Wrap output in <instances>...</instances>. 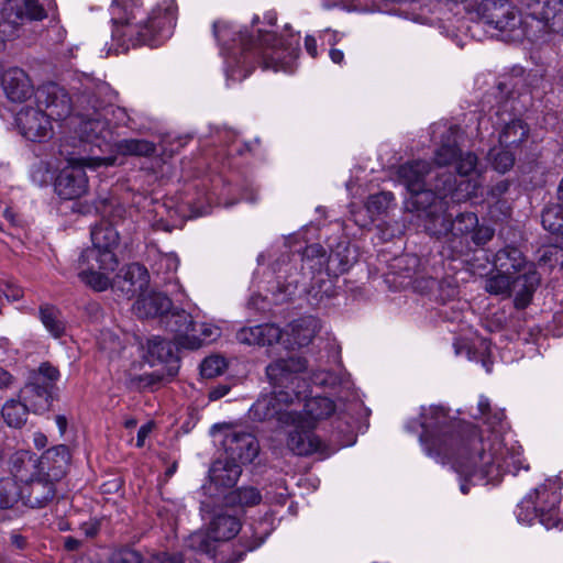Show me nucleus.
Instances as JSON below:
<instances>
[{
  "mask_svg": "<svg viewBox=\"0 0 563 563\" xmlns=\"http://www.w3.org/2000/svg\"><path fill=\"white\" fill-rule=\"evenodd\" d=\"M474 418L483 419L486 428L479 430L461 423L445 408L429 406L421 408L419 422L409 421L406 429L416 432L419 426L424 453L441 464H451L456 473L470 479L496 484L505 474L517 475L520 470H529L522 446L517 441H506L509 423L503 409L493 408L490 400L482 395Z\"/></svg>",
  "mask_w": 563,
  "mask_h": 563,
  "instance_id": "obj_1",
  "label": "nucleus"
},
{
  "mask_svg": "<svg viewBox=\"0 0 563 563\" xmlns=\"http://www.w3.org/2000/svg\"><path fill=\"white\" fill-rule=\"evenodd\" d=\"M457 126H443L441 144L435 150L434 162L439 166L455 164L457 175L450 172L437 174L432 189L426 186L409 192L406 209L428 220L429 227L440 223L437 217L445 214L450 203H460L477 197L482 187V170L473 152H462L457 146Z\"/></svg>",
  "mask_w": 563,
  "mask_h": 563,
  "instance_id": "obj_2",
  "label": "nucleus"
},
{
  "mask_svg": "<svg viewBox=\"0 0 563 563\" xmlns=\"http://www.w3.org/2000/svg\"><path fill=\"white\" fill-rule=\"evenodd\" d=\"M212 32L225 58L227 76L233 81H242L256 66L274 71L295 70L299 55V33L278 36L273 31L258 27L255 37L224 20L214 21Z\"/></svg>",
  "mask_w": 563,
  "mask_h": 563,
  "instance_id": "obj_3",
  "label": "nucleus"
},
{
  "mask_svg": "<svg viewBox=\"0 0 563 563\" xmlns=\"http://www.w3.org/2000/svg\"><path fill=\"white\" fill-rule=\"evenodd\" d=\"M92 112L82 114L78 126L79 142L86 155L71 156L67 165L62 168L54 181L56 195L64 200L78 199L89 188L85 168L97 169L101 166H113L114 156H100L109 146L111 131L106 119L108 106L103 101L95 100Z\"/></svg>",
  "mask_w": 563,
  "mask_h": 563,
  "instance_id": "obj_4",
  "label": "nucleus"
},
{
  "mask_svg": "<svg viewBox=\"0 0 563 563\" xmlns=\"http://www.w3.org/2000/svg\"><path fill=\"white\" fill-rule=\"evenodd\" d=\"M133 1L113 0L111 5L112 22L115 27L112 36L132 45L145 44L158 46L173 34L177 21V4L174 0L163 1L152 9L147 19L133 23V11H129Z\"/></svg>",
  "mask_w": 563,
  "mask_h": 563,
  "instance_id": "obj_5",
  "label": "nucleus"
},
{
  "mask_svg": "<svg viewBox=\"0 0 563 563\" xmlns=\"http://www.w3.org/2000/svg\"><path fill=\"white\" fill-rule=\"evenodd\" d=\"M464 12L472 21L500 32L505 41H520L529 36L521 12L508 0H482L475 5H465Z\"/></svg>",
  "mask_w": 563,
  "mask_h": 563,
  "instance_id": "obj_6",
  "label": "nucleus"
},
{
  "mask_svg": "<svg viewBox=\"0 0 563 563\" xmlns=\"http://www.w3.org/2000/svg\"><path fill=\"white\" fill-rule=\"evenodd\" d=\"M561 488V479L554 477L532 489L517 506L518 521L531 525L539 519L547 529L559 528Z\"/></svg>",
  "mask_w": 563,
  "mask_h": 563,
  "instance_id": "obj_7",
  "label": "nucleus"
},
{
  "mask_svg": "<svg viewBox=\"0 0 563 563\" xmlns=\"http://www.w3.org/2000/svg\"><path fill=\"white\" fill-rule=\"evenodd\" d=\"M437 220H440V223L434 222L433 225H430L429 232L437 236L451 234V247L456 254L471 251V242L475 246L485 245L495 233L493 228L479 224L478 217L474 212H462L453 220L445 213L442 217H437Z\"/></svg>",
  "mask_w": 563,
  "mask_h": 563,
  "instance_id": "obj_8",
  "label": "nucleus"
},
{
  "mask_svg": "<svg viewBox=\"0 0 563 563\" xmlns=\"http://www.w3.org/2000/svg\"><path fill=\"white\" fill-rule=\"evenodd\" d=\"M515 98L512 95L492 108L493 113L482 117L478 120V132L483 136V130H488L489 122H493L498 132V144L508 150L518 151L528 141L530 129L521 119L515 118Z\"/></svg>",
  "mask_w": 563,
  "mask_h": 563,
  "instance_id": "obj_9",
  "label": "nucleus"
},
{
  "mask_svg": "<svg viewBox=\"0 0 563 563\" xmlns=\"http://www.w3.org/2000/svg\"><path fill=\"white\" fill-rule=\"evenodd\" d=\"M301 261L312 273L325 269L329 276H339L346 273L357 261V251L346 240H341L331 246L327 256L320 244H310L302 252Z\"/></svg>",
  "mask_w": 563,
  "mask_h": 563,
  "instance_id": "obj_10",
  "label": "nucleus"
},
{
  "mask_svg": "<svg viewBox=\"0 0 563 563\" xmlns=\"http://www.w3.org/2000/svg\"><path fill=\"white\" fill-rule=\"evenodd\" d=\"M300 395L284 389L263 395L250 408L249 417L260 422L275 420L280 427L294 423V406L300 402Z\"/></svg>",
  "mask_w": 563,
  "mask_h": 563,
  "instance_id": "obj_11",
  "label": "nucleus"
},
{
  "mask_svg": "<svg viewBox=\"0 0 563 563\" xmlns=\"http://www.w3.org/2000/svg\"><path fill=\"white\" fill-rule=\"evenodd\" d=\"M92 246L81 253V261H95L99 268L115 271L119 261L114 250L119 245V233L115 228L106 221L95 225L90 232Z\"/></svg>",
  "mask_w": 563,
  "mask_h": 563,
  "instance_id": "obj_12",
  "label": "nucleus"
},
{
  "mask_svg": "<svg viewBox=\"0 0 563 563\" xmlns=\"http://www.w3.org/2000/svg\"><path fill=\"white\" fill-rule=\"evenodd\" d=\"M241 530V521L235 515L218 512L209 525L208 533L195 532L189 537L188 547L197 552L213 556L214 541H228Z\"/></svg>",
  "mask_w": 563,
  "mask_h": 563,
  "instance_id": "obj_13",
  "label": "nucleus"
},
{
  "mask_svg": "<svg viewBox=\"0 0 563 563\" xmlns=\"http://www.w3.org/2000/svg\"><path fill=\"white\" fill-rule=\"evenodd\" d=\"M307 368V360L300 356L279 358L266 367V376L275 390L298 391L300 379L298 374Z\"/></svg>",
  "mask_w": 563,
  "mask_h": 563,
  "instance_id": "obj_14",
  "label": "nucleus"
},
{
  "mask_svg": "<svg viewBox=\"0 0 563 563\" xmlns=\"http://www.w3.org/2000/svg\"><path fill=\"white\" fill-rule=\"evenodd\" d=\"M36 103L49 121L64 120L71 113V100L66 90L56 84H47L35 92Z\"/></svg>",
  "mask_w": 563,
  "mask_h": 563,
  "instance_id": "obj_15",
  "label": "nucleus"
},
{
  "mask_svg": "<svg viewBox=\"0 0 563 563\" xmlns=\"http://www.w3.org/2000/svg\"><path fill=\"white\" fill-rule=\"evenodd\" d=\"M222 444L227 457L240 464L253 462L260 451L257 439L246 431H229L225 433Z\"/></svg>",
  "mask_w": 563,
  "mask_h": 563,
  "instance_id": "obj_16",
  "label": "nucleus"
},
{
  "mask_svg": "<svg viewBox=\"0 0 563 563\" xmlns=\"http://www.w3.org/2000/svg\"><path fill=\"white\" fill-rule=\"evenodd\" d=\"M16 123L22 135L32 142H42L51 136L52 123L38 106L20 110Z\"/></svg>",
  "mask_w": 563,
  "mask_h": 563,
  "instance_id": "obj_17",
  "label": "nucleus"
},
{
  "mask_svg": "<svg viewBox=\"0 0 563 563\" xmlns=\"http://www.w3.org/2000/svg\"><path fill=\"white\" fill-rule=\"evenodd\" d=\"M527 15L548 25L556 32H563V0H521Z\"/></svg>",
  "mask_w": 563,
  "mask_h": 563,
  "instance_id": "obj_18",
  "label": "nucleus"
},
{
  "mask_svg": "<svg viewBox=\"0 0 563 563\" xmlns=\"http://www.w3.org/2000/svg\"><path fill=\"white\" fill-rule=\"evenodd\" d=\"M54 481L35 472L29 481L22 485V503L31 508H44L56 496Z\"/></svg>",
  "mask_w": 563,
  "mask_h": 563,
  "instance_id": "obj_19",
  "label": "nucleus"
},
{
  "mask_svg": "<svg viewBox=\"0 0 563 563\" xmlns=\"http://www.w3.org/2000/svg\"><path fill=\"white\" fill-rule=\"evenodd\" d=\"M1 15L14 27L22 25L25 21L45 19L46 11L37 0H5L1 9Z\"/></svg>",
  "mask_w": 563,
  "mask_h": 563,
  "instance_id": "obj_20",
  "label": "nucleus"
},
{
  "mask_svg": "<svg viewBox=\"0 0 563 563\" xmlns=\"http://www.w3.org/2000/svg\"><path fill=\"white\" fill-rule=\"evenodd\" d=\"M69 461V449L64 444H58L46 450L36 460V472L54 482H58L66 474Z\"/></svg>",
  "mask_w": 563,
  "mask_h": 563,
  "instance_id": "obj_21",
  "label": "nucleus"
},
{
  "mask_svg": "<svg viewBox=\"0 0 563 563\" xmlns=\"http://www.w3.org/2000/svg\"><path fill=\"white\" fill-rule=\"evenodd\" d=\"M335 411V404L328 397H311L305 401L303 409H294V423L298 427L316 428Z\"/></svg>",
  "mask_w": 563,
  "mask_h": 563,
  "instance_id": "obj_22",
  "label": "nucleus"
},
{
  "mask_svg": "<svg viewBox=\"0 0 563 563\" xmlns=\"http://www.w3.org/2000/svg\"><path fill=\"white\" fill-rule=\"evenodd\" d=\"M292 430L287 437V448L296 455L307 456L314 453H323L324 443L313 433L314 428L298 427L295 423H286Z\"/></svg>",
  "mask_w": 563,
  "mask_h": 563,
  "instance_id": "obj_23",
  "label": "nucleus"
},
{
  "mask_svg": "<svg viewBox=\"0 0 563 563\" xmlns=\"http://www.w3.org/2000/svg\"><path fill=\"white\" fill-rule=\"evenodd\" d=\"M282 338V329L274 323L244 327L236 332V340L245 345H273Z\"/></svg>",
  "mask_w": 563,
  "mask_h": 563,
  "instance_id": "obj_24",
  "label": "nucleus"
},
{
  "mask_svg": "<svg viewBox=\"0 0 563 563\" xmlns=\"http://www.w3.org/2000/svg\"><path fill=\"white\" fill-rule=\"evenodd\" d=\"M2 86L7 97L13 102H23L34 92L27 74L18 67L5 70Z\"/></svg>",
  "mask_w": 563,
  "mask_h": 563,
  "instance_id": "obj_25",
  "label": "nucleus"
},
{
  "mask_svg": "<svg viewBox=\"0 0 563 563\" xmlns=\"http://www.w3.org/2000/svg\"><path fill=\"white\" fill-rule=\"evenodd\" d=\"M172 300L162 292H150L141 295L134 306V312L140 318H154L165 316L170 311Z\"/></svg>",
  "mask_w": 563,
  "mask_h": 563,
  "instance_id": "obj_26",
  "label": "nucleus"
},
{
  "mask_svg": "<svg viewBox=\"0 0 563 563\" xmlns=\"http://www.w3.org/2000/svg\"><path fill=\"white\" fill-rule=\"evenodd\" d=\"M431 166L426 161H412L399 166L397 177L408 192L421 189L426 186V177L430 173Z\"/></svg>",
  "mask_w": 563,
  "mask_h": 563,
  "instance_id": "obj_27",
  "label": "nucleus"
},
{
  "mask_svg": "<svg viewBox=\"0 0 563 563\" xmlns=\"http://www.w3.org/2000/svg\"><path fill=\"white\" fill-rule=\"evenodd\" d=\"M540 283L536 271H527L511 279V292L515 294V306L519 309L526 308L533 292Z\"/></svg>",
  "mask_w": 563,
  "mask_h": 563,
  "instance_id": "obj_28",
  "label": "nucleus"
},
{
  "mask_svg": "<svg viewBox=\"0 0 563 563\" xmlns=\"http://www.w3.org/2000/svg\"><path fill=\"white\" fill-rule=\"evenodd\" d=\"M242 468L239 462L229 457L216 461L209 471L211 482L223 488L233 487L240 478Z\"/></svg>",
  "mask_w": 563,
  "mask_h": 563,
  "instance_id": "obj_29",
  "label": "nucleus"
},
{
  "mask_svg": "<svg viewBox=\"0 0 563 563\" xmlns=\"http://www.w3.org/2000/svg\"><path fill=\"white\" fill-rule=\"evenodd\" d=\"M320 330L319 320L313 317H306L290 324L287 347H302L311 343Z\"/></svg>",
  "mask_w": 563,
  "mask_h": 563,
  "instance_id": "obj_30",
  "label": "nucleus"
},
{
  "mask_svg": "<svg viewBox=\"0 0 563 563\" xmlns=\"http://www.w3.org/2000/svg\"><path fill=\"white\" fill-rule=\"evenodd\" d=\"M53 388L49 385L29 382L21 390L22 398L29 404L31 410L35 413L46 411L53 399Z\"/></svg>",
  "mask_w": 563,
  "mask_h": 563,
  "instance_id": "obj_31",
  "label": "nucleus"
},
{
  "mask_svg": "<svg viewBox=\"0 0 563 563\" xmlns=\"http://www.w3.org/2000/svg\"><path fill=\"white\" fill-rule=\"evenodd\" d=\"M164 322L166 328L175 333L176 344L180 347H184L185 336L190 335L191 331H197V323L185 310L169 311Z\"/></svg>",
  "mask_w": 563,
  "mask_h": 563,
  "instance_id": "obj_32",
  "label": "nucleus"
},
{
  "mask_svg": "<svg viewBox=\"0 0 563 563\" xmlns=\"http://www.w3.org/2000/svg\"><path fill=\"white\" fill-rule=\"evenodd\" d=\"M95 261H81V256L79 257L80 272L78 273V277L80 280L92 288L96 291H103L108 289L111 285V280L109 277V273L112 271H106L99 268Z\"/></svg>",
  "mask_w": 563,
  "mask_h": 563,
  "instance_id": "obj_33",
  "label": "nucleus"
},
{
  "mask_svg": "<svg viewBox=\"0 0 563 563\" xmlns=\"http://www.w3.org/2000/svg\"><path fill=\"white\" fill-rule=\"evenodd\" d=\"M494 267L501 273H519L526 265L522 252L515 246L499 250L493 260Z\"/></svg>",
  "mask_w": 563,
  "mask_h": 563,
  "instance_id": "obj_34",
  "label": "nucleus"
},
{
  "mask_svg": "<svg viewBox=\"0 0 563 563\" xmlns=\"http://www.w3.org/2000/svg\"><path fill=\"white\" fill-rule=\"evenodd\" d=\"M175 358L174 345L170 341L154 336L147 341V362L168 363Z\"/></svg>",
  "mask_w": 563,
  "mask_h": 563,
  "instance_id": "obj_35",
  "label": "nucleus"
},
{
  "mask_svg": "<svg viewBox=\"0 0 563 563\" xmlns=\"http://www.w3.org/2000/svg\"><path fill=\"white\" fill-rule=\"evenodd\" d=\"M30 406L27 402L10 399L2 407V417L11 428H21L27 420Z\"/></svg>",
  "mask_w": 563,
  "mask_h": 563,
  "instance_id": "obj_36",
  "label": "nucleus"
},
{
  "mask_svg": "<svg viewBox=\"0 0 563 563\" xmlns=\"http://www.w3.org/2000/svg\"><path fill=\"white\" fill-rule=\"evenodd\" d=\"M220 335V329L209 323H197V331H191L185 336L184 347L189 350L199 349L206 343L214 341Z\"/></svg>",
  "mask_w": 563,
  "mask_h": 563,
  "instance_id": "obj_37",
  "label": "nucleus"
},
{
  "mask_svg": "<svg viewBox=\"0 0 563 563\" xmlns=\"http://www.w3.org/2000/svg\"><path fill=\"white\" fill-rule=\"evenodd\" d=\"M22 485L15 478L7 477L0 479V509H9L14 507L20 500L22 501Z\"/></svg>",
  "mask_w": 563,
  "mask_h": 563,
  "instance_id": "obj_38",
  "label": "nucleus"
},
{
  "mask_svg": "<svg viewBox=\"0 0 563 563\" xmlns=\"http://www.w3.org/2000/svg\"><path fill=\"white\" fill-rule=\"evenodd\" d=\"M541 223L544 230L553 234H563V207L552 205L542 211Z\"/></svg>",
  "mask_w": 563,
  "mask_h": 563,
  "instance_id": "obj_39",
  "label": "nucleus"
},
{
  "mask_svg": "<svg viewBox=\"0 0 563 563\" xmlns=\"http://www.w3.org/2000/svg\"><path fill=\"white\" fill-rule=\"evenodd\" d=\"M516 153V151L504 148L498 144V146H495L489 151L488 159L494 169L504 174L514 166Z\"/></svg>",
  "mask_w": 563,
  "mask_h": 563,
  "instance_id": "obj_40",
  "label": "nucleus"
},
{
  "mask_svg": "<svg viewBox=\"0 0 563 563\" xmlns=\"http://www.w3.org/2000/svg\"><path fill=\"white\" fill-rule=\"evenodd\" d=\"M41 321L49 333L55 338H60L65 332V324L60 319L59 311L54 307H42L40 309Z\"/></svg>",
  "mask_w": 563,
  "mask_h": 563,
  "instance_id": "obj_41",
  "label": "nucleus"
},
{
  "mask_svg": "<svg viewBox=\"0 0 563 563\" xmlns=\"http://www.w3.org/2000/svg\"><path fill=\"white\" fill-rule=\"evenodd\" d=\"M119 150L129 155L150 156L154 154L155 145L146 140L128 139L119 143Z\"/></svg>",
  "mask_w": 563,
  "mask_h": 563,
  "instance_id": "obj_42",
  "label": "nucleus"
},
{
  "mask_svg": "<svg viewBox=\"0 0 563 563\" xmlns=\"http://www.w3.org/2000/svg\"><path fill=\"white\" fill-rule=\"evenodd\" d=\"M514 273H501L498 272L497 275H494L486 279L485 289L492 295H505L509 296L511 294V275Z\"/></svg>",
  "mask_w": 563,
  "mask_h": 563,
  "instance_id": "obj_43",
  "label": "nucleus"
},
{
  "mask_svg": "<svg viewBox=\"0 0 563 563\" xmlns=\"http://www.w3.org/2000/svg\"><path fill=\"white\" fill-rule=\"evenodd\" d=\"M228 499L230 503L250 507L258 505L262 500V495L255 487H241L233 490Z\"/></svg>",
  "mask_w": 563,
  "mask_h": 563,
  "instance_id": "obj_44",
  "label": "nucleus"
},
{
  "mask_svg": "<svg viewBox=\"0 0 563 563\" xmlns=\"http://www.w3.org/2000/svg\"><path fill=\"white\" fill-rule=\"evenodd\" d=\"M59 371L49 363H42L38 369L32 373L30 382L38 383L42 385H49L54 388L55 383L59 379Z\"/></svg>",
  "mask_w": 563,
  "mask_h": 563,
  "instance_id": "obj_45",
  "label": "nucleus"
},
{
  "mask_svg": "<svg viewBox=\"0 0 563 563\" xmlns=\"http://www.w3.org/2000/svg\"><path fill=\"white\" fill-rule=\"evenodd\" d=\"M122 275L130 282V284H133V286H136L141 290H143L148 283L147 269L139 263L129 264L123 269Z\"/></svg>",
  "mask_w": 563,
  "mask_h": 563,
  "instance_id": "obj_46",
  "label": "nucleus"
},
{
  "mask_svg": "<svg viewBox=\"0 0 563 563\" xmlns=\"http://www.w3.org/2000/svg\"><path fill=\"white\" fill-rule=\"evenodd\" d=\"M227 366L225 360L219 355L206 357L200 365V374L206 378L220 375Z\"/></svg>",
  "mask_w": 563,
  "mask_h": 563,
  "instance_id": "obj_47",
  "label": "nucleus"
},
{
  "mask_svg": "<svg viewBox=\"0 0 563 563\" xmlns=\"http://www.w3.org/2000/svg\"><path fill=\"white\" fill-rule=\"evenodd\" d=\"M394 196L391 192H379L368 197L366 208L372 214H379L384 212L393 201Z\"/></svg>",
  "mask_w": 563,
  "mask_h": 563,
  "instance_id": "obj_48",
  "label": "nucleus"
},
{
  "mask_svg": "<svg viewBox=\"0 0 563 563\" xmlns=\"http://www.w3.org/2000/svg\"><path fill=\"white\" fill-rule=\"evenodd\" d=\"M12 473L15 478H23L22 467L36 470V460L29 452H19L12 457Z\"/></svg>",
  "mask_w": 563,
  "mask_h": 563,
  "instance_id": "obj_49",
  "label": "nucleus"
},
{
  "mask_svg": "<svg viewBox=\"0 0 563 563\" xmlns=\"http://www.w3.org/2000/svg\"><path fill=\"white\" fill-rule=\"evenodd\" d=\"M111 563H142V555L133 549L124 548L112 554Z\"/></svg>",
  "mask_w": 563,
  "mask_h": 563,
  "instance_id": "obj_50",
  "label": "nucleus"
},
{
  "mask_svg": "<svg viewBox=\"0 0 563 563\" xmlns=\"http://www.w3.org/2000/svg\"><path fill=\"white\" fill-rule=\"evenodd\" d=\"M310 378L314 385L323 387H334L340 382L339 376L329 371L313 372Z\"/></svg>",
  "mask_w": 563,
  "mask_h": 563,
  "instance_id": "obj_51",
  "label": "nucleus"
},
{
  "mask_svg": "<svg viewBox=\"0 0 563 563\" xmlns=\"http://www.w3.org/2000/svg\"><path fill=\"white\" fill-rule=\"evenodd\" d=\"M266 537H267V533L256 534L255 532H253L252 533V540H249L246 531H244L241 540L243 541V545L245 548V551L240 552L239 556L234 561H232L231 563H236V562L241 561L243 555L245 554V552L253 551V550L257 549L258 547H261L262 543L265 541Z\"/></svg>",
  "mask_w": 563,
  "mask_h": 563,
  "instance_id": "obj_52",
  "label": "nucleus"
},
{
  "mask_svg": "<svg viewBox=\"0 0 563 563\" xmlns=\"http://www.w3.org/2000/svg\"><path fill=\"white\" fill-rule=\"evenodd\" d=\"M115 287L128 298L134 297L136 294L142 291L136 286H133V284H130L129 280L125 279L123 275H118L115 280Z\"/></svg>",
  "mask_w": 563,
  "mask_h": 563,
  "instance_id": "obj_53",
  "label": "nucleus"
},
{
  "mask_svg": "<svg viewBox=\"0 0 563 563\" xmlns=\"http://www.w3.org/2000/svg\"><path fill=\"white\" fill-rule=\"evenodd\" d=\"M101 336H104V339L98 338V343L101 350L114 349L119 345V340L114 334L110 332H101Z\"/></svg>",
  "mask_w": 563,
  "mask_h": 563,
  "instance_id": "obj_54",
  "label": "nucleus"
},
{
  "mask_svg": "<svg viewBox=\"0 0 563 563\" xmlns=\"http://www.w3.org/2000/svg\"><path fill=\"white\" fill-rule=\"evenodd\" d=\"M19 26L12 27L4 19L2 24L0 23V42L3 43L7 40H11L16 36Z\"/></svg>",
  "mask_w": 563,
  "mask_h": 563,
  "instance_id": "obj_55",
  "label": "nucleus"
},
{
  "mask_svg": "<svg viewBox=\"0 0 563 563\" xmlns=\"http://www.w3.org/2000/svg\"><path fill=\"white\" fill-rule=\"evenodd\" d=\"M14 376L4 367L0 366V389H10L15 385Z\"/></svg>",
  "mask_w": 563,
  "mask_h": 563,
  "instance_id": "obj_56",
  "label": "nucleus"
},
{
  "mask_svg": "<svg viewBox=\"0 0 563 563\" xmlns=\"http://www.w3.org/2000/svg\"><path fill=\"white\" fill-rule=\"evenodd\" d=\"M152 430H153L152 422H147V423L141 426V428L137 431V437H136V446L137 448H142L144 445L145 440L148 437V434L152 432Z\"/></svg>",
  "mask_w": 563,
  "mask_h": 563,
  "instance_id": "obj_57",
  "label": "nucleus"
},
{
  "mask_svg": "<svg viewBox=\"0 0 563 563\" xmlns=\"http://www.w3.org/2000/svg\"><path fill=\"white\" fill-rule=\"evenodd\" d=\"M80 529L82 531V533L88 537V538H92L95 537L98 531H99V523L97 521H88V522H84L81 526H80Z\"/></svg>",
  "mask_w": 563,
  "mask_h": 563,
  "instance_id": "obj_58",
  "label": "nucleus"
},
{
  "mask_svg": "<svg viewBox=\"0 0 563 563\" xmlns=\"http://www.w3.org/2000/svg\"><path fill=\"white\" fill-rule=\"evenodd\" d=\"M230 391V386L228 385H219L214 388H212L209 393V399L210 400H218L222 397H224L225 395H228V393Z\"/></svg>",
  "mask_w": 563,
  "mask_h": 563,
  "instance_id": "obj_59",
  "label": "nucleus"
},
{
  "mask_svg": "<svg viewBox=\"0 0 563 563\" xmlns=\"http://www.w3.org/2000/svg\"><path fill=\"white\" fill-rule=\"evenodd\" d=\"M157 563H184L179 554L162 553L156 558Z\"/></svg>",
  "mask_w": 563,
  "mask_h": 563,
  "instance_id": "obj_60",
  "label": "nucleus"
},
{
  "mask_svg": "<svg viewBox=\"0 0 563 563\" xmlns=\"http://www.w3.org/2000/svg\"><path fill=\"white\" fill-rule=\"evenodd\" d=\"M305 48L307 53L312 57L316 58L318 56L317 51V41L313 36L307 35L305 38Z\"/></svg>",
  "mask_w": 563,
  "mask_h": 563,
  "instance_id": "obj_61",
  "label": "nucleus"
},
{
  "mask_svg": "<svg viewBox=\"0 0 563 563\" xmlns=\"http://www.w3.org/2000/svg\"><path fill=\"white\" fill-rule=\"evenodd\" d=\"M4 295L8 299L16 301L23 297V290L16 286H8Z\"/></svg>",
  "mask_w": 563,
  "mask_h": 563,
  "instance_id": "obj_62",
  "label": "nucleus"
},
{
  "mask_svg": "<svg viewBox=\"0 0 563 563\" xmlns=\"http://www.w3.org/2000/svg\"><path fill=\"white\" fill-rule=\"evenodd\" d=\"M329 56L334 64H341L344 59V53L338 48H331Z\"/></svg>",
  "mask_w": 563,
  "mask_h": 563,
  "instance_id": "obj_63",
  "label": "nucleus"
},
{
  "mask_svg": "<svg viewBox=\"0 0 563 563\" xmlns=\"http://www.w3.org/2000/svg\"><path fill=\"white\" fill-rule=\"evenodd\" d=\"M11 543L16 547L18 549H23L26 544V540L23 536L18 533L11 534Z\"/></svg>",
  "mask_w": 563,
  "mask_h": 563,
  "instance_id": "obj_64",
  "label": "nucleus"
}]
</instances>
